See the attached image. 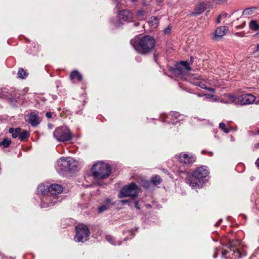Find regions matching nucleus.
Here are the masks:
<instances>
[{
  "label": "nucleus",
  "mask_w": 259,
  "mask_h": 259,
  "mask_svg": "<svg viewBox=\"0 0 259 259\" xmlns=\"http://www.w3.org/2000/svg\"><path fill=\"white\" fill-rule=\"evenodd\" d=\"M17 75L19 78L25 79L27 77L28 73L22 68H20L19 69Z\"/></svg>",
  "instance_id": "26"
},
{
  "label": "nucleus",
  "mask_w": 259,
  "mask_h": 259,
  "mask_svg": "<svg viewBox=\"0 0 259 259\" xmlns=\"http://www.w3.org/2000/svg\"><path fill=\"white\" fill-rule=\"evenodd\" d=\"M179 162L187 165L193 164L196 160L195 156L187 153H181L178 156Z\"/></svg>",
  "instance_id": "9"
},
{
  "label": "nucleus",
  "mask_w": 259,
  "mask_h": 259,
  "mask_svg": "<svg viewBox=\"0 0 259 259\" xmlns=\"http://www.w3.org/2000/svg\"><path fill=\"white\" fill-rule=\"evenodd\" d=\"M255 164L256 166L259 168V157L257 158L255 162Z\"/></svg>",
  "instance_id": "43"
},
{
  "label": "nucleus",
  "mask_w": 259,
  "mask_h": 259,
  "mask_svg": "<svg viewBox=\"0 0 259 259\" xmlns=\"http://www.w3.org/2000/svg\"><path fill=\"white\" fill-rule=\"evenodd\" d=\"M257 9L256 7H250L245 9L242 15L248 16L250 15L253 14L255 12V11Z\"/></svg>",
  "instance_id": "24"
},
{
  "label": "nucleus",
  "mask_w": 259,
  "mask_h": 259,
  "mask_svg": "<svg viewBox=\"0 0 259 259\" xmlns=\"http://www.w3.org/2000/svg\"><path fill=\"white\" fill-rule=\"evenodd\" d=\"M139 25H140V23L139 22L135 23H134V25L136 26H138Z\"/></svg>",
  "instance_id": "49"
},
{
  "label": "nucleus",
  "mask_w": 259,
  "mask_h": 259,
  "mask_svg": "<svg viewBox=\"0 0 259 259\" xmlns=\"http://www.w3.org/2000/svg\"><path fill=\"white\" fill-rule=\"evenodd\" d=\"M214 101H218V99L217 98H215V99H214Z\"/></svg>",
  "instance_id": "60"
},
{
  "label": "nucleus",
  "mask_w": 259,
  "mask_h": 259,
  "mask_svg": "<svg viewBox=\"0 0 259 259\" xmlns=\"http://www.w3.org/2000/svg\"><path fill=\"white\" fill-rule=\"evenodd\" d=\"M54 137L59 142H67L72 139V134L66 126L59 127L53 133Z\"/></svg>",
  "instance_id": "4"
},
{
  "label": "nucleus",
  "mask_w": 259,
  "mask_h": 259,
  "mask_svg": "<svg viewBox=\"0 0 259 259\" xmlns=\"http://www.w3.org/2000/svg\"><path fill=\"white\" fill-rule=\"evenodd\" d=\"M131 233L133 234V231H131Z\"/></svg>",
  "instance_id": "61"
},
{
  "label": "nucleus",
  "mask_w": 259,
  "mask_h": 259,
  "mask_svg": "<svg viewBox=\"0 0 259 259\" xmlns=\"http://www.w3.org/2000/svg\"><path fill=\"white\" fill-rule=\"evenodd\" d=\"M171 28L170 27L168 26L164 30V32L165 34H169L171 32Z\"/></svg>",
  "instance_id": "35"
},
{
  "label": "nucleus",
  "mask_w": 259,
  "mask_h": 259,
  "mask_svg": "<svg viewBox=\"0 0 259 259\" xmlns=\"http://www.w3.org/2000/svg\"><path fill=\"white\" fill-rule=\"evenodd\" d=\"M249 26L250 29L252 30L257 31L259 29V25L255 20H251L249 22Z\"/></svg>",
  "instance_id": "25"
},
{
  "label": "nucleus",
  "mask_w": 259,
  "mask_h": 259,
  "mask_svg": "<svg viewBox=\"0 0 259 259\" xmlns=\"http://www.w3.org/2000/svg\"><path fill=\"white\" fill-rule=\"evenodd\" d=\"M131 1H132V2H135L137 1L138 0H131Z\"/></svg>",
  "instance_id": "56"
},
{
  "label": "nucleus",
  "mask_w": 259,
  "mask_h": 259,
  "mask_svg": "<svg viewBox=\"0 0 259 259\" xmlns=\"http://www.w3.org/2000/svg\"><path fill=\"white\" fill-rule=\"evenodd\" d=\"M235 245H236V244L235 243L232 242L230 243L229 246L228 247H233Z\"/></svg>",
  "instance_id": "42"
},
{
  "label": "nucleus",
  "mask_w": 259,
  "mask_h": 259,
  "mask_svg": "<svg viewBox=\"0 0 259 259\" xmlns=\"http://www.w3.org/2000/svg\"><path fill=\"white\" fill-rule=\"evenodd\" d=\"M254 148H255V149H258V148H259V142H258V143H256V144H255L254 145Z\"/></svg>",
  "instance_id": "46"
},
{
  "label": "nucleus",
  "mask_w": 259,
  "mask_h": 259,
  "mask_svg": "<svg viewBox=\"0 0 259 259\" xmlns=\"http://www.w3.org/2000/svg\"><path fill=\"white\" fill-rule=\"evenodd\" d=\"M162 182V179L158 175H155L153 176L151 179V181L150 182V184H153L154 186H157L158 185H159Z\"/></svg>",
  "instance_id": "22"
},
{
  "label": "nucleus",
  "mask_w": 259,
  "mask_h": 259,
  "mask_svg": "<svg viewBox=\"0 0 259 259\" xmlns=\"http://www.w3.org/2000/svg\"><path fill=\"white\" fill-rule=\"evenodd\" d=\"M68 158H61L57 162V167L61 170L67 171L68 170Z\"/></svg>",
  "instance_id": "11"
},
{
  "label": "nucleus",
  "mask_w": 259,
  "mask_h": 259,
  "mask_svg": "<svg viewBox=\"0 0 259 259\" xmlns=\"http://www.w3.org/2000/svg\"><path fill=\"white\" fill-rule=\"evenodd\" d=\"M48 189V192L50 194L48 195L46 200L50 201L48 206L53 205L56 203L59 199L58 194H60L63 190V188L62 185L57 184H51L49 187L47 186Z\"/></svg>",
  "instance_id": "3"
},
{
  "label": "nucleus",
  "mask_w": 259,
  "mask_h": 259,
  "mask_svg": "<svg viewBox=\"0 0 259 259\" xmlns=\"http://www.w3.org/2000/svg\"><path fill=\"white\" fill-rule=\"evenodd\" d=\"M208 175V170L204 166L198 167L193 170L186 178V183L192 189L200 187L203 183V180Z\"/></svg>",
  "instance_id": "1"
},
{
  "label": "nucleus",
  "mask_w": 259,
  "mask_h": 259,
  "mask_svg": "<svg viewBox=\"0 0 259 259\" xmlns=\"http://www.w3.org/2000/svg\"><path fill=\"white\" fill-rule=\"evenodd\" d=\"M221 222H222V219L219 220V221L215 224V226L218 225Z\"/></svg>",
  "instance_id": "48"
},
{
  "label": "nucleus",
  "mask_w": 259,
  "mask_h": 259,
  "mask_svg": "<svg viewBox=\"0 0 259 259\" xmlns=\"http://www.w3.org/2000/svg\"><path fill=\"white\" fill-rule=\"evenodd\" d=\"M219 128L224 131L225 133L227 134L229 132V130L226 128L225 124L223 122H221L219 124Z\"/></svg>",
  "instance_id": "31"
},
{
  "label": "nucleus",
  "mask_w": 259,
  "mask_h": 259,
  "mask_svg": "<svg viewBox=\"0 0 259 259\" xmlns=\"http://www.w3.org/2000/svg\"><path fill=\"white\" fill-rule=\"evenodd\" d=\"M131 44L139 53L144 54L146 53V35L136 36L131 40Z\"/></svg>",
  "instance_id": "5"
},
{
  "label": "nucleus",
  "mask_w": 259,
  "mask_h": 259,
  "mask_svg": "<svg viewBox=\"0 0 259 259\" xmlns=\"http://www.w3.org/2000/svg\"><path fill=\"white\" fill-rule=\"evenodd\" d=\"M228 30V28L226 26L219 27L215 31L214 38L215 39L221 38L226 34Z\"/></svg>",
  "instance_id": "12"
},
{
  "label": "nucleus",
  "mask_w": 259,
  "mask_h": 259,
  "mask_svg": "<svg viewBox=\"0 0 259 259\" xmlns=\"http://www.w3.org/2000/svg\"><path fill=\"white\" fill-rule=\"evenodd\" d=\"M21 131V129L18 127L16 128H10L9 130V133L12 134V136L13 138H16L18 137L19 138Z\"/></svg>",
  "instance_id": "23"
},
{
  "label": "nucleus",
  "mask_w": 259,
  "mask_h": 259,
  "mask_svg": "<svg viewBox=\"0 0 259 259\" xmlns=\"http://www.w3.org/2000/svg\"><path fill=\"white\" fill-rule=\"evenodd\" d=\"M218 256V254H216L215 253L213 254V257L216 258Z\"/></svg>",
  "instance_id": "52"
},
{
  "label": "nucleus",
  "mask_w": 259,
  "mask_h": 259,
  "mask_svg": "<svg viewBox=\"0 0 259 259\" xmlns=\"http://www.w3.org/2000/svg\"><path fill=\"white\" fill-rule=\"evenodd\" d=\"M205 5L204 3H201L198 5L194 10V11L192 13V16H196L201 14L205 10Z\"/></svg>",
  "instance_id": "20"
},
{
  "label": "nucleus",
  "mask_w": 259,
  "mask_h": 259,
  "mask_svg": "<svg viewBox=\"0 0 259 259\" xmlns=\"http://www.w3.org/2000/svg\"><path fill=\"white\" fill-rule=\"evenodd\" d=\"M121 202L122 204H125L126 203H128V201L126 200H123L121 201Z\"/></svg>",
  "instance_id": "44"
},
{
  "label": "nucleus",
  "mask_w": 259,
  "mask_h": 259,
  "mask_svg": "<svg viewBox=\"0 0 259 259\" xmlns=\"http://www.w3.org/2000/svg\"><path fill=\"white\" fill-rule=\"evenodd\" d=\"M155 40L153 37L147 35V54L154 49Z\"/></svg>",
  "instance_id": "17"
},
{
  "label": "nucleus",
  "mask_w": 259,
  "mask_h": 259,
  "mask_svg": "<svg viewBox=\"0 0 259 259\" xmlns=\"http://www.w3.org/2000/svg\"><path fill=\"white\" fill-rule=\"evenodd\" d=\"M138 194V187L134 183H132L127 186H124L120 190L119 193V197L122 198L127 197H134Z\"/></svg>",
  "instance_id": "7"
},
{
  "label": "nucleus",
  "mask_w": 259,
  "mask_h": 259,
  "mask_svg": "<svg viewBox=\"0 0 259 259\" xmlns=\"http://www.w3.org/2000/svg\"><path fill=\"white\" fill-rule=\"evenodd\" d=\"M148 23L151 27V31H153L158 26L159 20L156 17L153 16L149 18Z\"/></svg>",
  "instance_id": "18"
},
{
  "label": "nucleus",
  "mask_w": 259,
  "mask_h": 259,
  "mask_svg": "<svg viewBox=\"0 0 259 259\" xmlns=\"http://www.w3.org/2000/svg\"><path fill=\"white\" fill-rule=\"evenodd\" d=\"M135 207H136L137 209H140L139 207L138 206V202L136 201V202H135Z\"/></svg>",
  "instance_id": "45"
},
{
  "label": "nucleus",
  "mask_w": 259,
  "mask_h": 259,
  "mask_svg": "<svg viewBox=\"0 0 259 259\" xmlns=\"http://www.w3.org/2000/svg\"><path fill=\"white\" fill-rule=\"evenodd\" d=\"M47 189H48L47 187L41 184L38 186L37 188V192L38 193L45 194Z\"/></svg>",
  "instance_id": "28"
},
{
  "label": "nucleus",
  "mask_w": 259,
  "mask_h": 259,
  "mask_svg": "<svg viewBox=\"0 0 259 259\" xmlns=\"http://www.w3.org/2000/svg\"><path fill=\"white\" fill-rule=\"evenodd\" d=\"M111 167L107 163L98 162L92 167V172L96 179H104L109 176L111 173Z\"/></svg>",
  "instance_id": "2"
},
{
  "label": "nucleus",
  "mask_w": 259,
  "mask_h": 259,
  "mask_svg": "<svg viewBox=\"0 0 259 259\" xmlns=\"http://www.w3.org/2000/svg\"><path fill=\"white\" fill-rule=\"evenodd\" d=\"M68 170L69 171H75L79 166L78 162L72 158H68Z\"/></svg>",
  "instance_id": "15"
},
{
  "label": "nucleus",
  "mask_w": 259,
  "mask_h": 259,
  "mask_svg": "<svg viewBox=\"0 0 259 259\" xmlns=\"http://www.w3.org/2000/svg\"><path fill=\"white\" fill-rule=\"evenodd\" d=\"M27 120L33 126H36L39 124L38 118L34 113H31L28 115Z\"/></svg>",
  "instance_id": "14"
},
{
  "label": "nucleus",
  "mask_w": 259,
  "mask_h": 259,
  "mask_svg": "<svg viewBox=\"0 0 259 259\" xmlns=\"http://www.w3.org/2000/svg\"><path fill=\"white\" fill-rule=\"evenodd\" d=\"M111 205V200L109 198L106 199L104 203L98 208L99 213H102L107 210Z\"/></svg>",
  "instance_id": "19"
},
{
  "label": "nucleus",
  "mask_w": 259,
  "mask_h": 259,
  "mask_svg": "<svg viewBox=\"0 0 259 259\" xmlns=\"http://www.w3.org/2000/svg\"><path fill=\"white\" fill-rule=\"evenodd\" d=\"M70 78L72 80L77 79L78 81H81L82 79V76L77 70H75L71 73Z\"/></svg>",
  "instance_id": "21"
},
{
  "label": "nucleus",
  "mask_w": 259,
  "mask_h": 259,
  "mask_svg": "<svg viewBox=\"0 0 259 259\" xmlns=\"http://www.w3.org/2000/svg\"><path fill=\"white\" fill-rule=\"evenodd\" d=\"M228 253V251L224 250L222 251V256H225Z\"/></svg>",
  "instance_id": "41"
},
{
  "label": "nucleus",
  "mask_w": 259,
  "mask_h": 259,
  "mask_svg": "<svg viewBox=\"0 0 259 259\" xmlns=\"http://www.w3.org/2000/svg\"><path fill=\"white\" fill-rule=\"evenodd\" d=\"M158 2L161 3L163 0H157Z\"/></svg>",
  "instance_id": "54"
},
{
  "label": "nucleus",
  "mask_w": 259,
  "mask_h": 259,
  "mask_svg": "<svg viewBox=\"0 0 259 259\" xmlns=\"http://www.w3.org/2000/svg\"><path fill=\"white\" fill-rule=\"evenodd\" d=\"M46 116L47 118H50L52 117V113L51 112H47L46 114Z\"/></svg>",
  "instance_id": "39"
},
{
  "label": "nucleus",
  "mask_w": 259,
  "mask_h": 259,
  "mask_svg": "<svg viewBox=\"0 0 259 259\" xmlns=\"http://www.w3.org/2000/svg\"><path fill=\"white\" fill-rule=\"evenodd\" d=\"M5 96H6V97H9V96H8V95H5Z\"/></svg>",
  "instance_id": "59"
},
{
  "label": "nucleus",
  "mask_w": 259,
  "mask_h": 259,
  "mask_svg": "<svg viewBox=\"0 0 259 259\" xmlns=\"http://www.w3.org/2000/svg\"><path fill=\"white\" fill-rule=\"evenodd\" d=\"M180 64L183 67L184 69H185L186 70L189 71L191 70L189 64L187 61H181L180 62Z\"/></svg>",
  "instance_id": "30"
},
{
  "label": "nucleus",
  "mask_w": 259,
  "mask_h": 259,
  "mask_svg": "<svg viewBox=\"0 0 259 259\" xmlns=\"http://www.w3.org/2000/svg\"><path fill=\"white\" fill-rule=\"evenodd\" d=\"M29 137V134L28 132L26 131H23L21 132H20L19 139L21 141H24L27 139Z\"/></svg>",
  "instance_id": "27"
},
{
  "label": "nucleus",
  "mask_w": 259,
  "mask_h": 259,
  "mask_svg": "<svg viewBox=\"0 0 259 259\" xmlns=\"http://www.w3.org/2000/svg\"><path fill=\"white\" fill-rule=\"evenodd\" d=\"M221 15L218 16V17H217V23H220L221 22Z\"/></svg>",
  "instance_id": "40"
},
{
  "label": "nucleus",
  "mask_w": 259,
  "mask_h": 259,
  "mask_svg": "<svg viewBox=\"0 0 259 259\" xmlns=\"http://www.w3.org/2000/svg\"><path fill=\"white\" fill-rule=\"evenodd\" d=\"M231 101L235 105H249L252 104L255 100V97L250 94H244L239 97L230 96Z\"/></svg>",
  "instance_id": "6"
},
{
  "label": "nucleus",
  "mask_w": 259,
  "mask_h": 259,
  "mask_svg": "<svg viewBox=\"0 0 259 259\" xmlns=\"http://www.w3.org/2000/svg\"><path fill=\"white\" fill-rule=\"evenodd\" d=\"M238 12H239L238 11H236L232 13V15H235L237 14L236 17H235V18H236L237 20L239 18L241 17V15H240V14L238 15Z\"/></svg>",
  "instance_id": "37"
},
{
  "label": "nucleus",
  "mask_w": 259,
  "mask_h": 259,
  "mask_svg": "<svg viewBox=\"0 0 259 259\" xmlns=\"http://www.w3.org/2000/svg\"><path fill=\"white\" fill-rule=\"evenodd\" d=\"M205 90H207V91H208L209 92H211L212 93H214V92H215V90L213 88H207L206 87V89H205Z\"/></svg>",
  "instance_id": "38"
},
{
  "label": "nucleus",
  "mask_w": 259,
  "mask_h": 259,
  "mask_svg": "<svg viewBox=\"0 0 259 259\" xmlns=\"http://www.w3.org/2000/svg\"><path fill=\"white\" fill-rule=\"evenodd\" d=\"M236 253L239 256H240V253L239 251L237 250Z\"/></svg>",
  "instance_id": "50"
},
{
  "label": "nucleus",
  "mask_w": 259,
  "mask_h": 259,
  "mask_svg": "<svg viewBox=\"0 0 259 259\" xmlns=\"http://www.w3.org/2000/svg\"><path fill=\"white\" fill-rule=\"evenodd\" d=\"M146 207H147H147H150V205H146Z\"/></svg>",
  "instance_id": "57"
},
{
  "label": "nucleus",
  "mask_w": 259,
  "mask_h": 259,
  "mask_svg": "<svg viewBox=\"0 0 259 259\" xmlns=\"http://www.w3.org/2000/svg\"><path fill=\"white\" fill-rule=\"evenodd\" d=\"M132 17V13L127 10L120 11L118 14V18L121 23L130 21Z\"/></svg>",
  "instance_id": "10"
},
{
  "label": "nucleus",
  "mask_w": 259,
  "mask_h": 259,
  "mask_svg": "<svg viewBox=\"0 0 259 259\" xmlns=\"http://www.w3.org/2000/svg\"><path fill=\"white\" fill-rule=\"evenodd\" d=\"M11 144V141L7 139H4L1 142V145H3L5 147H8Z\"/></svg>",
  "instance_id": "32"
},
{
  "label": "nucleus",
  "mask_w": 259,
  "mask_h": 259,
  "mask_svg": "<svg viewBox=\"0 0 259 259\" xmlns=\"http://www.w3.org/2000/svg\"><path fill=\"white\" fill-rule=\"evenodd\" d=\"M191 82L202 89H206V85L204 81L200 78V76L195 75L194 79L191 81Z\"/></svg>",
  "instance_id": "13"
},
{
  "label": "nucleus",
  "mask_w": 259,
  "mask_h": 259,
  "mask_svg": "<svg viewBox=\"0 0 259 259\" xmlns=\"http://www.w3.org/2000/svg\"><path fill=\"white\" fill-rule=\"evenodd\" d=\"M257 133L259 134V128L257 130Z\"/></svg>",
  "instance_id": "58"
},
{
  "label": "nucleus",
  "mask_w": 259,
  "mask_h": 259,
  "mask_svg": "<svg viewBox=\"0 0 259 259\" xmlns=\"http://www.w3.org/2000/svg\"><path fill=\"white\" fill-rule=\"evenodd\" d=\"M76 235L74 237L77 242L85 241L89 236L90 232L88 227L84 225H79L75 227Z\"/></svg>",
  "instance_id": "8"
},
{
  "label": "nucleus",
  "mask_w": 259,
  "mask_h": 259,
  "mask_svg": "<svg viewBox=\"0 0 259 259\" xmlns=\"http://www.w3.org/2000/svg\"><path fill=\"white\" fill-rule=\"evenodd\" d=\"M230 96H235V95H234L233 94H227L226 95V97H227V100H221V102L224 103L225 104H234V103L231 101V99H230Z\"/></svg>",
  "instance_id": "29"
},
{
  "label": "nucleus",
  "mask_w": 259,
  "mask_h": 259,
  "mask_svg": "<svg viewBox=\"0 0 259 259\" xmlns=\"http://www.w3.org/2000/svg\"><path fill=\"white\" fill-rule=\"evenodd\" d=\"M214 95H208V98H212V97H214Z\"/></svg>",
  "instance_id": "51"
},
{
  "label": "nucleus",
  "mask_w": 259,
  "mask_h": 259,
  "mask_svg": "<svg viewBox=\"0 0 259 259\" xmlns=\"http://www.w3.org/2000/svg\"><path fill=\"white\" fill-rule=\"evenodd\" d=\"M154 59H155V60L156 61V55H155V54H154Z\"/></svg>",
  "instance_id": "55"
},
{
  "label": "nucleus",
  "mask_w": 259,
  "mask_h": 259,
  "mask_svg": "<svg viewBox=\"0 0 259 259\" xmlns=\"http://www.w3.org/2000/svg\"><path fill=\"white\" fill-rule=\"evenodd\" d=\"M256 51L259 52V44L256 45Z\"/></svg>",
  "instance_id": "47"
},
{
  "label": "nucleus",
  "mask_w": 259,
  "mask_h": 259,
  "mask_svg": "<svg viewBox=\"0 0 259 259\" xmlns=\"http://www.w3.org/2000/svg\"><path fill=\"white\" fill-rule=\"evenodd\" d=\"M145 14V11L144 10H140V11H139L137 13V16L138 17H141V16H144Z\"/></svg>",
  "instance_id": "36"
},
{
  "label": "nucleus",
  "mask_w": 259,
  "mask_h": 259,
  "mask_svg": "<svg viewBox=\"0 0 259 259\" xmlns=\"http://www.w3.org/2000/svg\"><path fill=\"white\" fill-rule=\"evenodd\" d=\"M169 115L171 116V119L173 120L172 122L175 124L180 120H183L184 118L183 115L180 114L178 112H171Z\"/></svg>",
  "instance_id": "16"
},
{
  "label": "nucleus",
  "mask_w": 259,
  "mask_h": 259,
  "mask_svg": "<svg viewBox=\"0 0 259 259\" xmlns=\"http://www.w3.org/2000/svg\"><path fill=\"white\" fill-rule=\"evenodd\" d=\"M106 239H107V240L109 242H110V243H111L112 244L116 245V244H115V243H113V240H114V239H113V238L112 237H111V236H107V237H106Z\"/></svg>",
  "instance_id": "34"
},
{
  "label": "nucleus",
  "mask_w": 259,
  "mask_h": 259,
  "mask_svg": "<svg viewBox=\"0 0 259 259\" xmlns=\"http://www.w3.org/2000/svg\"><path fill=\"white\" fill-rule=\"evenodd\" d=\"M142 27H143V28H144V25H145V24H144V23H143V24H142Z\"/></svg>",
  "instance_id": "53"
},
{
  "label": "nucleus",
  "mask_w": 259,
  "mask_h": 259,
  "mask_svg": "<svg viewBox=\"0 0 259 259\" xmlns=\"http://www.w3.org/2000/svg\"><path fill=\"white\" fill-rule=\"evenodd\" d=\"M183 68L179 67L177 68L176 72L178 74L183 75L184 74V71L183 70Z\"/></svg>",
  "instance_id": "33"
}]
</instances>
